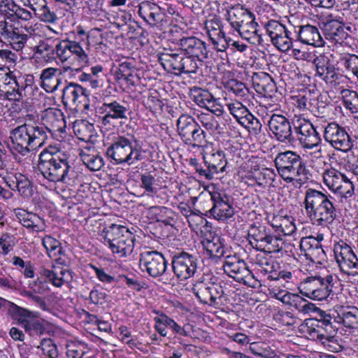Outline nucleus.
I'll list each match as a JSON object with an SVG mask.
<instances>
[{"label": "nucleus", "mask_w": 358, "mask_h": 358, "mask_svg": "<svg viewBox=\"0 0 358 358\" xmlns=\"http://www.w3.org/2000/svg\"><path fill=\"white\" fill-rule=\"evenodd\" d=\"M227 106L230 113L234 116V118H236L240 124H242L243 120H245V118L249 115V113H250L249 110L240 101L230 103Z\"/></svg>", "instance_id": "53"}, {"label": "nucleus", "mask_w": 358, "mask_h": 358, "mask_svg": "<svg viewBox=\"0 0 358 358\" xmlns=\"http://www.w3.org/2000/svg\"><path fill=\"white\" fill-rule=\"evenodd\" d=\"M24 325L26 331L31 335H42L45 331L42 318L29 316Z\"/></svg>", "instance_id": "54"}, {"label": "nucleus", "mask_w": 358, "mask_h": 358, "mask_svg": "<svg viewBox=\"0 0 358 358\" xmlns=\"http://www.w3.org/2000/svg\"><path fill=\"white\" fill-rule=\"evenodd\" d=\"M181 50L189 56L197 59H206L208 57V50L206 43L201 39L192 36L182 38L179 43Z\"/></svg>", "instance_id": "26"}, {"label": "nucleus", "mask_w": 358, "mask_h": 358, "mask_svg": "<svg viewBox=\"0 0 358 358\" xmlns=\"http://www.w3.org/2000/svg\"><path fill=\"white\" fill-rule=\"evenodd\" d=\"M325 38L331 43L343 44L348 38L347 31H350V27H345L338 20H329L323 23L322 27Z\"/></svg>", "instance_id": "20"}, {"label": "nucleus", "mask_w": 358, "mask_h": 358, "mask_svg": "<svg viewBox=\"0 0 358 358\" xmlns=\"http://www.w3.org/2000/svg\"><path fill=\"white\" fill-rule=\"evenodd\" d=\"M22 87H20L18 81L15 77L10 78V82L6 85L3 90H0V99H16L22 97Z\"/></svg>", "instance_id": "46"}, {"label": "nucleus", "mask_w": 358, "mask_h": 358, "mask_svg": "<svg viewBox=\"0 0 358 358\" xmlns=\"http://www.w3.org/2000/svg\"><path fill=\"white\" fill-rule=\"evenodd\" d=\"M154 320L156 323L163 324L164 326L171 329L174 334L183 336H189V325L185 324L183 327L179 325L173 319L165 314H162L159 317H155Z\"/></svg>", "instance_id": "41"}, {"label": "nucleus", "mask_w": 358, "mask_h": 358, "mask_svg": "<svg viewBox=\"0 0 358 358\" xmlns=\"http://www.w3.org/2000/svg\"><path fill=\"white\" fill-rule=\"evenodd\" d=\"M334 322L343 324L345 327L355 329L358 327V308L355 306H341L337 310Z\"/></svg>", "instance_id": "32"}, {"label": "nucleus", "mask_w": 358, "mask_h": 358, "mask_svg": "<svg viewBox=\"0 0 358 358\" xmlns=\"http://www.w3.org/2000/svg\"><path fill=\"white\" fill-rule=\"evenodd\" d=\"M256 264L262 268V271L268 274L267 279L273 282V285L282 286L290 289L293 285V274L291 271L280 270L279 264L270 258L257 255Z\"/></svg>", "instance_id": "8"}, {"label": "nucleus", "mask_w": 358, "mask_h": 358, "mask_svg": "<svg viewBox=\"0 0 358 358\" xmlns=\"http://www.w3.org/2000/svg\"><path fill=\"white\" fill-rule=\"evenodd\" d=\"M292 123L298 139L304 148H313L318 145L320 137L309 121L304 118L295 117Z\"/></svg>", "instance_id": "16"}, {"label": "nucleus", "mask_w": 358, "mask_h": 358, "mask_svg": "<svg viewBox=\"0 0 358 358\" xmlns=\"http://www.w3.org/2000/svg\"><path fill=\"white\" fill-rule=\"evenodd\" d=\"M287 158V166H281V177L287 182H291L294 180V177L296 176V166L298 164V158Z\"/></svg>", "instance_id": "59"}, {"label": "nucleus", "mask_w": 358, "mask_h": 358, "mask_svg": "<svg viewBox=\"0 0 358 358\" xmlns=\"http://www.w3.org/2000/svg\"><path fill=\"white\" fill-rule=\"evenodd\" d=\"M31 34V45L33 50L32 60L38 67L45 62V28L41 22H36L28 28Z\"/></svg>", "instance_id": "17"}, {"label": "nucleus", "mask_w": 358, "mask_h": 358, "mask_svg": "<svg viewBox=\"0 0 358 358\" xmlns=\"http://www.w3.org/2000/svg\"><path fill=\"white\" fill-rule=\"evenodd\" d=\"M14 178L16 180L15 188L23 197H29L32 194L31 182L27 177L21 173H15Z\"/></svg>", "instance_id": "55"}, {"label": "nucleus", "mask_w": 358, "mask_h": 358, "mask_svg": "<svg viewBox=\"0 0 358 358\" xmlns=\"http://www.w3.org/2000/svg\"><path fill=\"white\" fill-rule=\"evenodd\" d=\"M141 187L145 189L148 194L157 193L158 190L155 174L145 172L141 175Z\"/></svg>", "instance_id": "57"}, {"label": "nucleus", "mask_w": 358, "mask_h": 358, "mask_svg": "<svg viewBox=\"0 0 358 358\" xmlns=\"http://www.w3.org/2000/svg\"><path fill=\"white\" fill-rule=\"evenodd\" d=\"M313 63L315 65V76L320 77L327 83L334 84L342 78V75L336 72L330 60L324 57H316Z\"/></svg>", "instance_id": "25"}, {"label": "nucleus", "mask_w": 358, "mask_h": 358, "mask_svg": "<svg viewBox=\"0 0 358 358\" xmlns=\"http://www.w3.org/2000/svg\"><path fill=\"white\" fill-rule=\"evenodd\" d=\"M324 138L334 148L343 152H347L352 147L349 135L336 122L327 124L324 131Z\"/></svg>", "instance_id": "15"}, {"label": "nucleus", "mask_w": 358, "mask_h": 358, "mask_svg": "<svg viewBox=\"0 0 358 358\" xmlns=\"http://www.w3.org/2000/svg\"><path fill=\"white\" fill-rule=\"evenodd\" d=\"M149 210L157 222H162L166 225L171 224V217L170 215H172L173 212L170 208L156 206L150 207Z\"/></svg>", "instance_id": "52"}, {"label": "nucleus", "mask_w": 358, "mask_h": 358, "mask_svg": "<svg viewBox=\"0 0 358 358\" xmlns=\"http://www.w3.org/2000/svg\"><path fill=\"white\" fill-rule=\"evenodd\" d=\"M66 122L61 110L57 108H46V131L50 133L53 139L59 141L65 131Z\"/></svg>", "instance_id": "22"}, {"label": "nucleus", "mask_w": 358, "mask_h": 358, "mask_svg": "<svg viewBox=\"0 0 358 358\" xmlns=\"http://www.w3.org/2000/svg\"><path fill=\"white\" fill-rule=\"evenodd\" d=\"M44 129L39 126L22 124L13 129L10 138L15 150L24 155L31 150H36L45 143V138H41Z\"/></svg>", "instance_id": "6"}, {"label": "nucleus", "mask_w": 358, "mask_h": 358, "mask_svg": "<svg viewBox=\"0 0 358 358\" xmlns=\"http://www.w3.org/2000/svg\"><path fill=\"white\" fill-rule=\"evenodd\" d=\"M138 13L148 24L154 26L160 21V7L155 3L143 1L138 5Z\"/></svg>", "instance_id": "33"}, {"label": "nucleus", "mask_w": 358, "mask_h": 358, "mask_svg": "<svg viewBox=\"0 0 358 358\" xmlns=\"http://www.w3.org/2000/svg\"><path fill=\"white\" fill-rule=\"evenodd\" d=\"M333 280L334 277L331 275H327L324 278L320 276L313 300L328 301L329 299H332L334 296Z\"/></svg>", "instance_id": "36"}, {"label": "nucleus", "mask_w": 358, "mask_h": 358, "mask_svg": "<svg viewBox=\"0 0 358 358\" xmlns=\"http://www.w3.org/2000/svg\"><path fill=\"white\" fill-rule=\"evenodd\" d=\"M269 130L280 141L293 139L290 122L284 115L273 114L268 122Z\"/></svg>", "instance_id": "23"}, {"label": "nucleus", "mask_w": 358, "mask_h": 358, "mask_svg": "<svg viewBox=\"0 0 358 358\" xmlns=\"http://www.w3.org/2000/svg\"><path fill=\"white\" fill-rule=\"evenodd\" d=\"M316 93L310 90L305 92L304 94H299L296 97V106L301 110H307L311 112L315 108Z\"/></svg>", "instance_id": "48"}, {"label": "nucleus", "mask_w": 358, "mask_h": 358, "mask_svg": "<svg viewBox=\"0 0 358 358\" xmlns=\"http://www.w3.org/2000/svg\"><path fill=\"white\" fill-rule=\"evenodd\" d=\"M25 6L31 8L35 15L41 20L45 21V0H23Z\"/></svg>", "instance_id": "61"}, {"label": "nucleus", "mask_w": 358, "mask_h": 358, "mask_svg": "<svg viewBox=\"0 0 358 358\" xmlns=\"http://www.w3.org/2000/svg\"><path fill=\"white\" fill-rule=\"evenodd\" d=\"M62 101L64 105L78 107L83 104L85 108H87V94L86 90L80 85L70 83L62 90Z\"/></svg>", "instance_id": "24"}, {"label": "nucleus", "mask_w": 358, "mask_h": 358, "mask_svg": "<svg viewBox=\"0 0 358 358\" xmlns=\"http://www.w3.org/2000/svg\"><path fill=\"white\" fill-rule=\"evenodd\" d=\"M334 253L340 271L348 276L358 275V257L352 248L341 241L334 245Z\"/></svg>", "instance_id": "9"}, {"label": "nucleus", "mask_w": 358, "mask_h": 358, "mask_svg": "<svg viewBox=\"0 0 358 358\" xmlns=\"http://www.w3.org/2000/svg\"><path fill=\"white\" fill-rule=\"evenodd\" d=\"M62 250L61 243L57 239L46 235V253L51 259V269H46V281L60 287L65 282L71 281L73 277L69 269L63 265L60 257Z\"/></svg>", "instance_id": "2"}, {"label": "nucleus", "mask_w": 358, "mask_h": 358, "mask_svg": "<svg viewBox=\"0 0 358 358\" xmlns=\"http://www.w3.org/2000/svg\"><path fill=\"white\" fill-rule=\"evenodd\" d=\"M320 279V276L317 275L305 278L299 283L298 287L300 294L313 300Z\"/></svg>", "instance_id": "44"}, {"label": "nucleus", "mask_w": 358, "mask_h": 358, "mask_svg": "<svg viewBox=\"0 0 358 358\" xmlns=\"http://www.w3.org/2000/svg\"><path fill=\"white\" fill-rule=\"evenodd\" d=\"M73 131L78 139L88 141L94 136V127L93 124L83 120L73 125Z\"/></svg>", "instance_id": "45"}, {"label": "nucleus", "mask_w": 358, "mask_h": 358, "mask_svg": "<svg viewBox=\"0 0 358 358\" xmlns=\"http://www.w3.org/2000/svg\"><path fill=\"white\" fill-rule=\"evenodd\" d=\"M103 243L108 245L113 254L124 257L133 252L136 237L127 227L111 224L103 231Z\"/></svg>", "instance_id": "3"}, {"label": "nucleus", "mask_w": 358, "mask_h": 358, "mask_svg": "<svg viewBox=\"0 0 358 358\" xmlns=\"http://www.w3.org/2000/svg\"><path fill=\"white\" fill-rule=\"evenodd\" d=\"M335 199L314 189H308L305 195V208L313 224L322 227L331 225L337 217Z\"/></svg>", "instance_id": "1"}, {"label": "nucleus", "mask_w": 358, "mask_h": 358, "mask_svg": "<svg viewBox=\"0 0 358 358\" xmlns=\"http://www.w3.org/2000/svg\"><path fill=\"white\" fill-rule=\"evenodd\" d=\"M198 126H199V122L188 115H182L177 120V129L181 138H189L191 131L196 129Z\"/></svg>", "instance_id": "40"}, {"label": "nucleus", "mask_w": 358, "mask_h": 358, "mask_svg": "<svg viewBox=\"0 0 358 358\" xmlns=\"http://www.w3.org/2000/svg\"><path fill=\"white\" fill-rule=\"evenodd\" d=\"M60 71L52 67L46 68V92L52 93L60 84Z\"/></svg>", "instance_id": "51"}, {"label": "nucleus", "mask_w": 358, "mask_h": 358, "mask_svg": "<svg viewBox=\"0 0 358 358\" xmlns=\"http://www.w3.org/2000/svg\"><path fill=\"white\" fill-rule=\"evenodd\" d=\"M345 178V175L335 169L327 170L323 174L324 183L334 192Z\"/></svg>", "instance_id": "47"}, {"label": "nucleus", "mask_w": 358, "mask_h": 358, "mask_svg": "<svg viewBox=\"0 0 358 358\" xmlns=\"http://www.w3.org/2000/svg\"><path fill=\"white\" fill-rule=\"evenodd\" d=\"M107 157H139L138 150L134 148L131 142L125 137L119 136L116 138L110 146L107 149Z\"/></svg>", "instance_id": "27"}, {"label": "nucleus", "mask_w": 358, "mask_h": 358, "mask_svg": "<svg viewBox=\"0 0 358 358\" xmlns=\"http://www.w3.org/2000/svg\"><path fill=\"white\" fill-rule=\"evenodd\" d=\"M194 102L200 107L205 108L208 110L215 106L216 99L208 90L195 87L192 91Z\"/></svg>", "instance_id": "37"}, {"label": "nucleus", "mask_w": 358, "mask_h": 358, "mask_svg": "<svg viewBox=\"0 0 358 358\" xmlns=\"http://www.w3.org/2000/svg\"><path fill=\"white\" fill-rule=\"evenodd\" d=\"M210 194L213 205L209 212L215 219L224 221L234 216V208L229 196L215 190L210 192Z\"/></svg>", "instance_id": "18"}, {"label": "nucleus", "mask_w": 358, "mask_h": 358, "mask_svg": "<svg viewBox=\"0 0 358 358\" xmlns=\"http://www.w3.org/2000/svg\"><path fill=\"white\" fill-rule=\"evenodd\" d=\"M105 115L101 117V123L104 126L114 127L117 120H127L128 108L116 100L108 101L105 100L100 108Z\"/></svg>", "instance_id": "19"}, {"label": "nucleus", "mask_w": 358, "mask_h": 358, "mask_svg": "<svg viewBox=\"0 0 358 358\" xmlns=\"http://www.w3.org/2000/svg\"><path fill=\"white\" fill-rule=\"evenodd\" d=\"M252 83L255 91L264 96L270 95L275 89L273 78L266 72L254 73L252 76Z\"/></svg>", "instance_id": "29"}, {"label": "nucleus", "mask_w": 358, "mask_h": 358, "mask_svg": "<svg viewBox=\"0 0 358 358\" xmlns=\"http://www.w3.org/2000/svg\"><path fill=\"white\" fill-rule=\"evenodd\" d=\"M320 320L324 324V333L321 332L320 329H315L310 333L313 338L319 340L329 350L337 352L341 346L336 343L335 334L338 328L333 324L331 316L326 314L324 311L320 310Z\"/></svg>", "instance_id": "13"}, {"label": "nucleus", "mask_w": 358, "mask_h": 358, "mask_svg": "<svg viewBox=\"0 0 358 358\" xmlns=\"http://www.w3.org/2000/svg\"><path fill=\"white\" fill-rule=\"evenodd\" d=\"M171 265L174 275L178 279L187 280L196 272L198 259L196 256L182 251L173 256Z\"/></svg>", "instance_id": "11"}, {"label": "nucleus", "mask_w": 358, "mask_h": 358, "mask_svg": "<svg viewBox=\"0 0 358 358\" xmlns=\"http://www.w3.org/2000/svg\"><path fill=\"white\" fill-rule=\"evenodd\" d=\"M343 103L346 108L352 113L358 111V94L357 92L350 90L342 91Z\"/></svg>", "instance_id": "58"}, {"label": "nucleus", "mask_w": 358, "mask_h": 358, "mask_svg": "<svg viewBox=\"0 0 358 358\" xmlns=\"http://www.w3.org/2000/svg\"><path fill=\"white\" fill-rule=\"evenodd\" d=\"M29 286L32 292L29 293L30 298L42 310H45V301L43 296L45 292L44 280L38 278L29 282Z\"/></svg>", "instance_id": "43"}, {"label": "nucleus", "mask_w": 358, "mask_h": 358, "mask_svg": "<svg viewBox=\"0 0 358 358\" xmlns=\"http://www.w3.org/2000/svg\"><path fill=\"white\" fill-rule=\"evenodd\" d=\"M203 66V60L194 57H184L179 72H174L176 75L185 74H201V67Z\"/></svg>", "instance_id": "39"}, {"label": "nucleus", "mask_w": 358, "mask_h": 358, "mask_svg": "<svg viewBox=\"0 0 358 358\" xmlns=\"http://www.w3.org/2000/svg\"><path fill=\"white\" fill-rule=\"evenodd\" d=\"M51 167L49 170L48 180L51 181H64L71 169L66 158H51Z\"/></svg>", "instance_id": "35"}, {"label": "nucleus", "mask_w": 358, "mask_h": 358, "mask_svg": "<svg viewBox=\"0 0 358 358\" xmlns=\"http://www.w3.org/2000/svg\"><path fill=\"white\" fill-rule=\"evenodd\" d=\"M223 270L227 275L238 282H246L245 278L251 273L245 262L235 255L226 257Z\"/></svg>", "instance_id": "21"}, {"label": "nucleus", "mask_w": 358, "mask_h": 358, "mask_svg": "<svg viewBox=\"0 0 358 358\" xmlns=\"http://www.w3.org/2000/svg\"><path fill=\"white\" fill-rule=\"evenodd\" d=\"M354 191L353 183L345 176L342 183L340 184L339 187L334 192L339 194L341 197L348 199L353 196Z\"/></svg>", "instance_id": "63"}, {"label": "nucleus", "mask_w": 358, "mask_h": 358, "mask_svg": "<svg viewBox=\"0 0 358 358\" xmlns=\"http://www.w3.org/2000/svg\"><path fill=\"white\" fill-rule=\"evenodd\" d=\"M139 264L149 275L158 278L166 273L168 262L162 253L157 250H148L141 253Z\"/></svg>", "instance_id": "12"}, {"label": "nucleus", "mask_w": 358, "mask_h": 358, "mask_svg": "<svg viewBox=\"0 0 358 358\" xmlns=\"http://www.w3.org/2000/svg\"><path fill=\"white\" fill-rule=\"evenodd\" d=\"M300 248L305 252V256L312 262L324 259L325 252L322 244L313 236L303 238L301 241Z\"/></svg>", "instance_id": "30"}, {"label": "nucleus", "mask_w": 358, "mask_h": 358, "mask_svg": "<svg viewBox=\"0 0 358 358\" xmlns=\"http://www.w3.org/2000/svg\"><path fill=\"white\" fill-rule=\"evenodd\" d=\"M290 301L291 303L288 304L294 306L299 312L303 314L314 312L317 309L314 303L308 301L299 294H293Z\"/></svg>", "instance_id": "49"}, {"label": "nucleus", "mask_w": 358, "mask_h": 358, "mask_svg": "<svg viewBox=\"0 0 358 358\" xmlns=\"http://www.w3.org/2000/svg\"><path fill=\"white\" fill-rule=\"evenodd\" d=\"M15 243V238L13 235L8 233L3 234L0 237V254L8 255L13 250Z\"/></svg>", "instance_id": "60"}, {"label": "nucleus", "mask_w": 358, "mask_h": 358, "mask_svg": "<svg viewBox=\"0 0 358 358\" xmlns=\"http://www.w3.org/2000/svg\"><path fill=\"white\" fill-rule=\"evenodd\" d=\"M249 244L255 250L267 253L280 252L285 244L282 238L273 234L264 224H251L248 230Z\"/></svg>", "instance_id": "4"}, {"label": "nucleus", "mask_w": 358, "mask_h": 358, "mask_svg": "<svg viewBox=\"0 0 358 358\" xmlns=\"http://www.w3.org/2000/svg\"><path fill=\"white\" fill-rule=\"evenodd\" d=\"M184 56L178 53H164L159 57L163 67L168 71L179 72Z\"/></svg>", "instance_id": "42"}, {"label": "nucleus", "mask_w": 358, "mask_h": 358, "mask_svg": "<svg viewBox=\"0 0 358 358\" xmlns=\"http://www.w3.org/2000/svg\"><path fill=\"white\" fill-rule=\"evenodd\" d=\"M205 138L204 131L201 129L200 125L196 129L192 130L189 138H182V140L186 143L191 145L193 148L201 144Z\"/></svg>", "instance_id": "62"}, {"label": "nucleus", "mask_w": 358, "mask_h": 358, "mask_svg": "<svg viewBox=\"0 0 358 358\" xmlns=\"http://www.w3.org/2000/svg\"><path fill=\"white\" fill-rule=\"evenodd\" d=\"M340 62L348 72H351L358 78V56L355 54H345L340 58Z\"/></svg>", "instance_id": "56"}, {"label": "nucleus", "mask_w": 358, "mask_h": 358, "mask_svg": "<svg viewBox=\"0 0 358 358\" xmlns=\"http://www.w3.org/2000/svg\"><path fill=\"white\" fill-rule=\"evenodd\" d=\"M265 29L272 44L281 52H287L296 40V27L288 23L284 24L277 20H269Z\"/></svg>", "instance_id": "7"}, {"label": "nucleus", "mask_w": 358, "mask_h": 358, "mask_svg": "<svg viewBox=\"0 0 358 358\" xmlns=\"http://www.w3.org/2000/svg\"><path fill=\"white\" fill-rule=\"evenodd\" d=\"M193 293L203 304L215 306L220 303L224 292L222 285L210 280H197L192 288Z\"/></svg>", "instance_id": "10"}, {"label": "nucleus", "mask_w": 358, "mask_h": 358, "mask_svg": "<svg viewBox=\"0 0 358 358\" xmlns=\"http://www.w3.org/2000/svg\"><path fill=\"white\" fill-rule=\"evenodd\" d=\"M206 253L212 259H220L225 254V246L220 237H213L212 240L203 241Z\"/></svg>", "instance_id": "38"}, {"label": "nucleus", "mask_w": 358, "mask_h": 358, "mask_svg": "<svg viewBox=\"0 0 358 358\" xmlns=\"http://www.w3.org/2000/svg\"><path fill=\"white\" fill-rule=\"evenodd\" d=\"M57 45H59L58 58L62 62L76 59L78 62V68H75L76 70L87 65L89 57L81 47L80 41H62V43H59Z\"/></svg>", "instance_id": "14"}, {"label": "nucleus", "mask_w": 358, "mask_h": 358, "mask_svg": "<svg viewBox=\"0 0 358 358\" xmlns=\"http://www.w3.org/2000/svg\"><path fill=\"white\" fill-rule=\"evenodd\" d=\"M205 28L210 40L218 36H224V32L220 29V24L218 19L206 21Z\"/></svg>", "instance_id": "64"}, {"label": "nucleus", "mask_w": 358, "mask_h": 358, "mask_svg": "<svg viewBox=\"0 0 358 358\" xmlns=\"http://www.w3.org/2000/svg\"><path fill=\"white\" fill-rule=\"evenodd\" d=\"M224 88L235 96L239 98L247 97L249 94V90L245 83L236 79H230L224 83Z\"/></svg>", "instance_id": "50"}, {"label": "nucleus", "mask_w": 358, "mask_h": 358, "mask_svg": "<svg viewBox=\"0 0 358 358\" xmlns=\"http://www.w3.org/2000/svg\"><path fill=\"white\" fill-rule=\"evenodd\" d=\"M252 13L239 5L234 6L227 10V20L231 28L237 31L240 27L251 17Z\"/></svg>", "instance_id": "34"}, {"label": "nucleus", "mask_w": 358, "mask_h": 358, "mask_svg": "<svg viewBox=\"0 0 358 358\" xmlns=\"http://www.w3.org/2000/svg\"><path fill=\"white\" fill-rule=\"evenodd\" d=\"M18 6L13 0H6L0 6V11L3 14V17L0 18V36L17 50L23 48L24 42L27 39V35L13 24V17Z\"/></svg>", "instance_id": "5"}, {"label": "nucleus", "mask_w": 358, "mask_h": 358, "mask_svg": "<svg viewBox=\"0 0 358 358\" xmlns=\"http://www.w3.org/2000/svg\"><path fill=\"white\" fill-rule=\"evenodd\" d=\"M240 36L252 44H260L262 42L261 34L258 29V24L255 22V15L245 21L236 31Z\"/></svg>", "instance_id": "31"}, {"label": "nucleus", "mask_w": 358, "mask_h": 358, "mask_svg": "<svg viewBox=\"0 0 358 358\" xmlns=\"http://www.w3.org/2000/svg\"><path fill=\"white\" fill-rule=\"evenodd\" d=\"M296 40L310 45L321 47L324 45L323 39L317 27L306 24L296 27Z\"/></svg>", "instance_id": "28"}]
</instances>
